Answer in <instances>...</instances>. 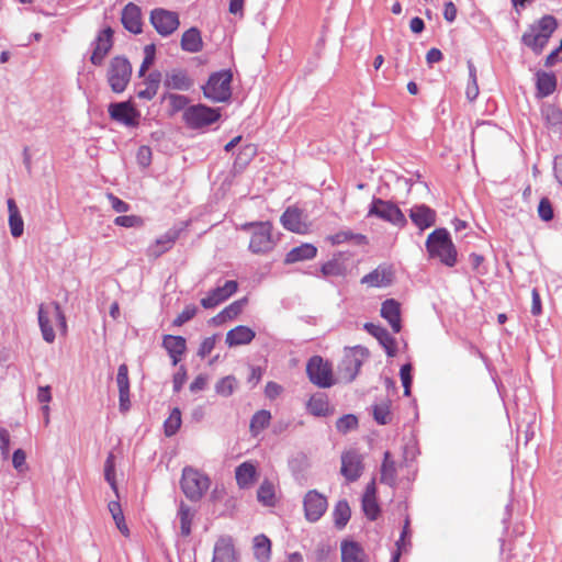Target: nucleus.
<instances>
[{
  "mask_svg": "<svg viewBox=\"0 0 562 562\" xmlns=\"http://www.w3.org/2000/svg\"><path fill=\"white\" fill-rule=\"evenodd\" d=\"M412 366L406 363L401 367L400 375L402 380V384L404 387V395L408 396L411 394V385H412Z\"/></svg>",
  "mask_w": 562,
  "mask_h": 562,
  "instance_id": "obj_53",
  "label": "nucleus"
},
{
  "mask_svg": "<svg viewBox=\"0 0 562 562\" xmlns=\"http://www.w3.org/2000/svg\"><path fill=\"white\" fill-rule=\"evenodd\" d=\"M165 99L169 101L170 106L173 111H180L186 108L188 98L181 94L168 93Z\"/></svg>",
  "mask_w": 562,
  "mask_h": 562,
  "instance_id": "obj_56",
  "label": "nucleus"
},
{
  "mask_svg": "<svg viewBox=\"0 0 562 562\" xmlns=\"http://www.w3.org/2000/svg\"><path fill=\"white\" fill-rule=\"evenodd\" d=\"M557 80L551 74L542 72L538 75L537 87L539 92L547 97L555 90Z\"/></svg>",
  "mask_w": 562,
  "mask_h": 562,
  "instance_id": "obj_41",
  "label": "nucleus"
},
{
  "mask_svg": "<svg viewBox=\"0 0 562 562\" xmlns=\"http://www.w3.org/2000/svg\"><path fill=\"white\" fill-rule=\"evenodd\" d=\"M257 498L266 506H271L274 503V487L268 482L263 481L257 491Z\"/></svg>",
  "mask_w": 562,
  "mask_h": 562,
  "instance_id": "obj_44",
  "label": "nucleus"
},
{
  "mask_svg": "<svg viewBox=\"0 0 562 562\" xmlns=\"http://www.w3.org/2000/svg\"><path fill=\"white\" fill-rule=\"evenodd\" d=\"M393 271L389 267L379 266L361 279V283L373 288H384L392 283Z\"/></svg>",
  "mask_w": 562,
  "mask_h": 562,
  "instance_id": "obj_25",
  "label": "nucleus"
},
{
  "mask_svg": "<svg viewBox=\"0 0 562 562\" xmlns=\"http://www.w3.org/2000/svg\"><path fill=\"white\" fill-rule=\"evenodd\" d=\"M368 356L369 351L364 347L355 346L346 348L341 363L338 367V374L340 379L346 382L353 381Z\"/></svg>",
  "mask_w": 562,
  "mask_h": 562,
  "instance_id": "obj_6",
  "label": "nucleus"
},
{
  "mask_svg": "<svg viewBox=\"0 0 562 562\" xmlns=\"http://www.w3.org/2000/svg\"><path fill=\"white\" fill-rule=\"evenodd\" d=\"M132 67L130 61L124 57H114L109 66L108 81L113 92L121 93L125 90L130 82Z\"/></svg>",
  "mask_w": 562,
  "mask_h": 562,
  "instance_id": "obj_9",
  "label": "nucleus"
},
{
  "mask_svg": "<svg viewBox=\"0 0 562 562\" xmlns=\"http://www.w3.org/2000/svg\"><path fill=\"white\" fill-rule=\"evenodd\" d=\"M54 322H57L60 329L66 331V317L60 308V305L57 302L41 304L38 306V325L43 339L48 344H52L55 340V331L53 328Z\"/></svg>",
  "mask_w": 562,
  "mask_h": 562,
  "instance_id": "obj_3",
  "label": "nucleus"
},
{
  "mask_svg": "<svg viewBox=\"0 0 562 562\" xmlns=\"http://www.w3.org/2000/svg\"><path fill=\"white\" fill-rule=\"evenodd\" d=\"M116 384L119 389V407L121 412L125 413L131 407L128 368L125 363H122L117 369Z\"/></svg>",
  "mask_w": 562,
  "mask_h": 562,
  "instance_id": "obj_18",
  "label": "nucleus"
},
{
  "mask_svg": "<svg viewBox=\"0 0 562 562\" xmlns=\"http://www.w3.org/2000/svg\"><path fill=\"white\" fill-rule=\"evenodd\" d=\"M557 27L558 22L553 15H543L541 19L529 25L521 36V42L535 54L539 55L547 46Z\"/></svg>",
  "mask_w": 562,
  "mask_h": 562,
  "instance_id": "obj_1",
  "label": "nucleus"
},
{
  "mask_svg": "<svg viewBox=\"0 0 562 562\" xmlns=\"http://www.w3.org/2000/svg\"><path fill=\"white\" fill-rule=\"evenodd\" d=\"M322 273L324 277L340 276L341 267L337 261H327L322 266Z\"/></svg>",
  "mask_w": 562,
  "mask_h": 562,
  "instance_id": "obj_60",
  "label": "nucleus"
},
{
  "mask_svg": "<svg viewBox=\"0 0 562 562\" xmlns=\"http://www.w3.org/2000/svg\"><path fill=\"white\" fill-rule=\"evenodd\" d=\"M317 254V248L312 244H302L292 248L285 256V263H294L303 260H311Z\"/></svg>",
  "mask_w": 562,
  "mask_h": 562,
  "instance_id": "obj_31",
  "label": "nucleus"
},
{
  "mask_svg": "<svg viewBox=\"0 0 562 562\" xmlns=\"http://www.w3.org/2000/svg\"><path fill=\"white\" fill-rule=\"evenodd\" d=\"M280 221L285 229L296 234H306L310 229L306 216H304L303 212L296 207H288L282 214Z\"/></svg>",
  "mask_w": 562,
  "mask_h": 562,
  "instance_id": "obj_16",
  "label": "nucleus"
},
{
  "mask_svg": "<svg viewBox=\"0 0 562 562\" xmlns=\"http://www.w3.org/2000/svg\"><path fill=\"white\" fill-rule=\"evenodd\" d=\"M282 392V386L276 382H268L265 389V394L270 400L278 397Z\"/></svg>",
  "mask_w": 562,
  "mask_h": 562,
  "instance_id": "obj_64",
  "label": "nucleus"
},
{
  "mask_svg": "<svg viewBox=\"0 0 562 562\" xmlns=\"http://www.w3.org/2000/svg\"><path fill=\"white\" fill-rule=\"evenodd\" d=\"M220 117L217 110L203 104L192 105L183 113L186 123L192 128H200L216 122Z\"/></svg>",
  "mask_w": 562,
  "mask_h": 562,
  "instance_id": "obj_11",
  "label": "nucleus"
},
{
  "mask_svg": "<svg viewBox=\"0 0 562 562\" xmlns=\"http://www.w3.org/2000/svg\"><path fill=\"white\" fill-rule=\"evenodd\" d=\"M8 211L10 233L13 237L18 238L23 234L24 222L13 199L8 200Z\"/></svg>",
  "mask_w": 562,
  "mask_h": 562,
  "instance_id": "obj_32",
  "label": "nucleus"
},
{
  "mask_svg": "<svg viewBox=\"0 0 562 562\" xmlns=\"http://www.w3.org/2000/svg\"><path fill=\"white\" fill-rule=\"evenodd\" d=\"M270 419L271 414L269 411H258L250 420V431L254 435H258L261 430L268 427Z\"/></svg>",
  "mask_w": 562,
  "mask_h": 562,
  "instance_id": "obj_40",
  "label": "nucleus"
},
{
  "mask_svg": "<svg viewBox=\"0 0 562 562\" xmlns=\"http://www.w3.org/2000/svg\"><path fill=\"white\" fill-rule=\"evenodd\" d=\"M255 331L249 327L237 326L226 334V344L229 347L247 345L255 338Z\"/></svg>",
  "mask_w": 562,
  "mask_h": 562,
  "instance_id": "obj_30",
  "label": "nucleus"
},
{
  "mask_svg": "<svg viewBox=\"0 0 562 562\" xmlns=\"http://www.w3.org/2000/svg\"><path fill=\"white\" fill-rule=\"evenodd\" d=\"M237 387V380L233 375L222 378L215 384V392L224 397L231 396Z\"/></svg>",
  "mask_w": 562,
  "mask_h": 562,
  "instance_id": "obj_42",
  "label": "nucleus"
},
{
  "mask_svg": "<svg viewBox=\"0 0 562 562\" xmlns=\"http://www.w3.org/2000/svg\"><path fill=\"white\" fill-rule=\"evenodd\" d=\"M307 409L315 416H326L329 412V404L324 395H314L307 402Z\"/></svg>",
  "mask_w": 562,
  "mask_h": 562,
  "instance_id": "obj_38",
  "label": "nucleus"
},
{
  "mask_svg": "<svg viewBox=\"0 0 562 562\" xmlns=\"http://www.w3.org/2000/svg\"><path fill=\"white\" fill-rule=\"evenodd\" d=\"M110 117L125 126L138 125L139 113L128 102L111 103L109 105Z\"/></svg>",
  "mask_w": 562,
  "mask_h": 562,
  "instance_id": "obj_15",
  "label": "nucleus"
},
{
  "mask_svg": "<svg viewBox=\"0 0 562 562\" xmlns=\"http://www.w3.org/2000/svg\"><path fill=\"white\" fill-rule=\"evenodd\" d=\"M112 35L113 31L108 27L100 32L98 35L95 42H94V49L92 52V55L90 57V60L93 65H101L106 54L110 52L112 47Z\"/></svg>",
  "mask_w": 562,
  "mask_h": 562,
  "instance_id": "obj_19",
  "label": "nucleus"
},
{
  "mask_svg": "<svg viewBox=\"0 0 562 562\" xmlns=\"http://www.w3.org/2000/svg\"><path fill=\"white\" fill-rule=\"evenodd\" d=\"M241 229L250 231L249 250L252 254H267L276 246L270 222H250L241 225Z\"/></svg>",
  "mask_w": 562,
  "mask_h": 562,
  "instance_id": "obj_5",
  "label": "nucleus"
},
{
  "mask_svg": "<svg viewBox=\"0 0 562 562\" xmlns=\"http://www.w3.org/2000/svg\"><path fill=\"white\" fill-rule=\"evenodd\" d=\"M150 23L161 36L172 34L180 24L176 12L161 8L154 9L150 12Z\"/></svg>",
  "mask_w": 562,
  "mask_h": 562,
  "instance_id": "obj_13",
  "label": "nucleus"
},
{
  "mask_svg": "<svg viewBox=\"0 0 562 562\" xmlns=\"http://www.w3.org/2000/svg\"><path fill=\"white\" fill-rule=\"evenodd\" d=\"M310 381L319 387H329L334 384L331 367L322 357H312L306 366Z\"/></svg>",
  "mask_w": 562,
  "mask_h": 562,
  "instance_id": "obj_10",
  "label": "nucleus"
},
{
  "mask_svg": "<svg viewBox=\"0 0 562 562\" xmlns=\"http://www.w3.org/2000/svg\"><path fill=\"white\" fill-rule=\"evenodd\" d=\"M409 217L423 231L435 224L436 212L425 204L415 205L409 210Z\"/></svg>",
  "mask_w": 562,
  "mask_h": 562,
  "instance_id": "obj_22",
  "label": "nucleus"
},
{
  "mask_svg": "<svg viewBox=\"0 0 562 562\" xmlns=\"http://www.w3.org/2000/svg\"><path fill=\"white\" fill-rule=\"evenodd\" d=\"M350 507L346 501H339L334 509V521L339 529L344 528L350 519Z\"/></svg>",
  "mask_w": 562,
  "mask_h": 562,
  "instance_id": "obj_39",
  "label": "nucleus"
},
{
  "mask_svg": "<svg viewBox=\"0 0 562 562\" xmlns=\"http://www.w3.org/2000/svg\"><path fill=\"white\" fill-rule=\"evenodd\" d=\"M426 248L431 258H438L448 267L456 265L457 250L447 229L438 228L429 234L426 240Z\"/></svg>",
  "mask_w": 562,
  "mask_h": 562,
  "instance_id": "obj_2",
  "label": "nucleus"
},
{
  "mask_svg": "<svg viewBox=\"0 0 562 562\" xmlns=\"http://www.w3.org/2000/svg\"><path fill=\"white\" fill-rule=\"evenodd\" d=\"M137 162L142 167H147L151 161V149L148 146H140L136 154Z\"/></svg>",
  "mask_w": 562,
  "mask_h": 562,
  "instance_id": "obj_58",
  "label": "nucleus"
},
{
  "mask_svg": "<svg viewBox=\"0 0 562 562\" xmlns=\"http://www.w3.org/2000/svg\"><path fill=\"white\" fill-rule=\"evenodd\" d=\"M368 216L378 217L400 228L407 224V220L400 207L391 201L374 198L368 211Z\"/></svg>",
  "mask_w": 562,
  "mask_h": 562,
  "instance_id": "obj_7",
  "label": "nucleus"
},
{
  "mask_svg": "<svg viewBox=\"0 0 562 562\" xmlns=\"http://www.w3.org/2000/svg\"><path fill=\"white\" fill-rule=\"evenodd\" d=\"M164 86L169 90L188 91L193 86V80L186 70L172 69L166 72Z\"/></svg>",
  "mask_w": 562,
  "mask_h": 562,
  "instance_id": "obj_20",
  "label": "nucleus"
},
{
  "mask_svg": "<svg viewBox=\"0 0 562 562\" xmlns=\"http://www.w3.org/2000/svg\"><path fill=\"white\" fill-rule=\"evenodd\" d=\"M215 347V337H206L200 345L198 355L202 358L212 352Z\"/></svg>",
  "mask_w": 562,
  "mask_h": 562,
  "instance_id": "obj_63",
  "label": "nucleus"
},
{
  "mask_svg": "<svg viewBox=\"0 0 562 562\" xmlns=\"http://www.w3.org/2000/svg\"><path fill=\"white\" fill-rule=\"evenodd\" d=\"M340 474L347 482H356L363 473V456L356 449H349L341 453Z\"/></svg>",
  "mask_w": 562,
  "mask_h": 562,
  "instance_id": "obj_12",
  "label": "nucleus"
},
{
  "mask_svg": "<svg viewBox=\"0 0 562 562\" xmlns=\"http://www.w3.org/2000/svg\"><path fill=\"white\" fill-rule=\"evenodd\" d=\"M363 327L369 334H371L379 340V342L385 349L387 356L393 357L395 355V339L390 335V333L385 328L373 323H366Z\"/></svg>",
  "mask_w": 562,
  "mask_h": 562,
  "instance_id": "obj_24",
  "label": "nucleus"
},
{
  "mask_svg": "<svg viewBox=\"0 0 562 562\" xmlns=\"http://www.w3.org/2000/svg\"><path fill=\"white\" fill-rule=\"evenodd\" d=\"M108 199L111 203L112 209L117 213H125L130 210V205L123 200L119 199L112 193L108 194Z\"/></svg>",
  "mask_w": 562,
  "mask_h": 562,
  "instance_id": "obj_59",
  "label": "nucleus"
},
{
  "mask_svg": "<svg viewBox=\"0 0 562 562\" xmlns=\"http://www.w3.org/2000/svg\"><path fill=\"white\" fill-rule=\"evenodd\" d=\"M396 467L395 462L391 458V453L386 451L381 465V477L380 481L390 486L395 485L396 482Z\"/></svg>",
  "mask_w": 562,
  "mask_h": 562,
  "instance_id": "obj_35",
  "label": "nucleus"
},
{
  "mask_svg": "<svg viewBox=\"0 0 562 562\" xmlns=\"http://www.w3.org/2000/svg\"><path fill=\"white\" fill-rule=\"evenodd\" d=\"M193 516L194 513L191 510L190 506L181 502L179 505L177 517L180 522V533L182 537L190 536Z\"/></svg>",
  "mask_w": 562,
  "mask_h": 562,
  "instance_id": "obj_36",
  "label": "nucleus"
},
{
  "mask_svg": "<svg viewBox=\"0 0 562 562\" xmlns=\"http://www.w3.org/2000/svg\"><path fill=\"white\" fill-rule=\"evenodd\" d=\"M162 346L172 359V364L177 366L180 361V356L186 352V339L181 336L166 335L162 340Z\"/></svg>",
  "mask_w": 562,
  "mask_h": 562,
  "instance_id": "obj_28",
  "label": "nucleus"
},
{
  "mask_svg": "<svg viewBox=\"0 0 562 562\" xmlns=\"http://www.w3.org/2000/svg\"><path fill=\"white\" fill-rule=\"evenodd\" d=\"M104 477L105 481L110 484L111 488L117 494V486L115 482V463H114V454L110 452L104 463Z\"/></svg>",
  "mask_w": 562,
  "mask_h": 562,
  "instance_id": "obj_46",
  "label": "nucleus"
},
{
  "mask_svg": "<svg viewBox=\"0 0 562 562\" xmlns=\"http://www.w3.org/2000/svg\"><path fill=\"white\" fill-rule=\"evenodd\" d=\"M210 477L198 469L184 467L180 486L188 499L191 502L200 501L210 488Z\"/></svg>",
  "mask_w": 562,
  "mask_h": 562,
  "instance_id": "obj_4",
  "label": "nucleus"
},
{
  "mask_svg": "<svg viewBox=\"0 0 562 562\" xmlns=\"http://www.w3.org/2000/svg\"><path fill=\"white\" fill-rule=\"evenodd\" d=\"M122 23L124 27L131 33L138 34L142 32V16L140 9L134 4L128 3L122 11Z\"/></svg>",
  "mask_w": 562,
  "mask_h": 562,
  "instance_id": "obj_26",
  "label": "nucleus"
},
{
  "mask_svg": "<svg viewBox=\"0 0 562 562\" xmlns=\"http://www.w3.org/2000/svg\"><path fill=\"white\" fill-rule=\"evenodd\" d=\"M187 380V370L183 366L179 367L178 372L173 375L172 384H173V391L179 392Z\"/></svg>",
  "mask_w": 562,
  "mask_h": 562,
  "instance_id": "obj_61",
  "label": "nucleus"
},
{
  "mask_svg": "<svg viewBox=\"0 0 562 562\" xmlns=\"http://www.w3.org/2000/svg\"><path fill=\"white\" fill-rule=\"evenodd\" d=\"M255 557L259 562H267L270 558L271 542L265 535L256 536L254 539Z\"/></svg>",
  "mask_w": 562,
  "mask_h": 562,
  "instance_id": "obj_37",
  "label": "nucleus"
},
{
  "mask_svg": "<svg viewBox=\"0 0 562 562\" xmlns=\"http://www.w3.org/2000/svg\"><path fill=\"white\" fill-rule=\"evenodd\" d=\"M238 289V284L234 280L226 281L224 285L217 286L201 300L204 308H213L223 301L232 296Z\"/></svg>",
  "mask_w": 562,
  "mask_h": 562,
  "instance_id": "obj_17",
  "label": "nucleus"
},
{
  "mask_svg": "<svg viewBox=\"0 0 562 562\" xmlns=\"http://www.w3.org/2000/svg\"><path fill=\"white\" fill-rule=\"evenodd\" d=\"M235 477L240 488L250 487L257 479V469L251 462H243L235 470Z\"/></svg>",
  "mask_w": 562,
  "mask_h": 562,
  "instance_id": "obj_29",
  "label": "nucleus"
},
{
  "mask_svg": "<svg viewBox=\"0 0 562 562\" xmlns=\"http://www.w3.org/2000/svg\"><path fill=\"white\" fill-rule=\"evenodd\" d=\"M353 237L364 238L362 235H355L351 232H339L333 236L329 237V240L333 245H339L342 244Z\"/></svg>",
  "mask_w": 562,
  "mask_h": 562,
  "instance_id": "obj_62",
  "label": "nucleus"
},
{
  "mask_svg": "<svg viewBox=\"0 0 562 562\" xmlns=\"http://www.w3.org/2000/svg\"><path fill=\"white\" fill-rule=\"evenodd\" d=\"M232 74L231 71H220L213 74L206 85L203 87V92L205 98L210 99L213 102H225L232 95L231 82H232Z\"/></svg>",
  "mask_w": 562,
  "mask_h": 562,
  "instance_id": "obj_8",
  "label": "nucleus"
},
{
  "mask_svg": "<svg viewBox=\"0 0 562 562\" xmlns=\"http://www.w3.org/2000/svg\"><path fill=\"white\" fill-rule=\"evenodd\" d=\"M142 217L137 215H121L115 217L114 224L122 227H140L143 225Z\"/></svg>",
  "mask_w": 562,
  "mask_h": 562,
  "instance_id": "obj_49",
  "label": "nucleus"
},
{
  "mask_svg": "<svg viewBox=\"0 0 562 562\" xmlns=\"http://www.w3.org/2000/svg\"><path fill=\"white\" fill-rule=\"evenodd\" d=\"M12 464H13V468L19 471V472H25L27 470V465H26V454L24 452V450L22 449H16L14 452H13V456H12Z\"/></svg>",
  "mask_w": 562,
  "mask_h": 562,
  "instance_id": "obj_55",
  "label": "nucleus"
},
{
  "mask_svg": "<svg viewBox=\"0 0 562 562\" xmlns=\"http://www.w3.org/2000/svg\"><path fill=\"white\" fill-rule=\"evenodd\" d=\"M305 518L311 521H317L327 509V499L315 490L308 491L303 501Z\"/></svg>",
  "mask_w": 562,
  "mask_h": 562,
  "instance_id": "obj_14",
  "label": "nucleus"
},
{
  "mask_svg": "<svg viewBox=\"0 0 562 562\" xmlns=\"http://www.w3.org/2000/svg\"><path fill=\"white\" fill-rule=\"evenodd\" d=\"M198 312V307L193 304L187 305L183 311L173 319L175 326H181L192 319Z\"/></svg>",
  "mask_w": 562,
  "mask_h": 562,
  "instance_id": "obj_52",
  "label": "nucleus"
},
{
  "mask_svg": "<svg viewBox=\"0 0 562 562\" xmlns=\"http://www.w3.org/2000/svg\"><path fill=\"white\" fill-rule=\"evenodd\" d=\"M245 304L246 299L235 301L228 306H226L218 316L222 317L223 319H233L243 311Z\"/></svg>",
  "mask_w": 562,
  "mask_h": 562,
  "instance_id": "obj_47",
  "label": "nucleus"
},
{
  "mask_svg": "<svg viewBox=\"0 0 562 562\" xmlns=\"http://www.w3.org/2000/svg\"><path fill=\"white\" fill-rule=\"evenodd\" d=\"M390 401H383L373 406V417L380 425H386L391 422Z\"/></svg>",
  "mask_w": 562,
  "mask_h": 562,
  "instance_id": "obj_45",
  "label": "nucleus"
},
{
  "mask_svg": "<svg viewBox=\"0 0 562 562\" xmlns=\"http://www.w3.org/2000/svg\"><path fill=\"white\" fill-rule=\"evenodd\" d=\"M179 229H169L162 236L157 238L154 244H151L148 249L147 254L149 257L158 258L166 251H168L175 244V241L179 237Z\"/></svg>",
  "mask_w": 562,
  "mask_h": 562,
  "instance_id": "obj_23",
  "label": "nucleus"
},
{
  "mask_svg": "<svg viewBox=\"0 0 562 562\" xmlns=\"http://www.w3.org/2000/svg\"><path fill=\"white\" fill-rule=\"evenodd\" d=\"M212 562H237V555L232 538H218L214 546Z\"/></svg>",
  "mask_w": 562,
  "mask_h": 562,
  "instance_id": "obj_21",
  "label": "nucleus"
},
{
  "mask_svg": "<svg viewBox=\"0 0 562 562\" xmlns=\"http://www.w3.org/2000/svg\"><path fill=\"white\" fill-rule=\"evenodd\" d=\"M362 508L366 516L371 520L376 519L380 513V507L376 503V498H362Z\"/></svg>",
  "mask_w": 562,
  "mask_h": 562,
  "instance_id": "obj_50",
  "label": "nucleus"
},
{
  "mask_svg": "<svg viewBox=\"0 0 562 562\" xmlns=\"http://www.w3.org/2000/svg\"><path fill=\"white\" fill-rule=\"evenodd\" d=\"M358 426V419L355 415H345L340 417L336 423L338 431L346 434L347 431L355 429Z\"/></svg>",
  "mask_w": 562,
  "mask_h": 562,
  "instance_id": "obj_48",
  "label": "nucleus"
},
{
  "mask_svg": "<svg viewBox=\"0 0 562 562\" xmlns=\"http://www.w3.org/2000/svg\"><path fill=\"white\" fill-rule=\"evenodd\" d=\"M181 426V412L179 408H173L169 417L165 420L164 428L167 437L173 436Z\"/></svg>",
  "mask_w": 562,
  "mask_h": 562,
  "instance_id": "obj_43",
  "label": "nucleus"
},
{
  "mask_svg": "<svg viewBox=\"0 0 562 562\" xmlns=\"http://www.w3.org/2000/svg\"><path fill=\"white\" fill-rule=\"evenodd\" d=\"M538 215L544 222H549L553 218L552 204L548 198H542L540 200L538 205Z\"/></svg>",
  "mask_w": 562,
  "mask_h": 562,
  "instance_id": "obj_51",
  "label": "nucleus"
},
{
  "mask_svg": "<svg viewBox=\"0 0 562 562\" xmlns=\"http://www.w3.org/2000/svg\"><path fill=\"white\" fill-rule=\"evenodd\" d=\"M0 452L3 460H7L9 458L10 432L3 427L0 428Z\"/></svg>",
  "mask_w": 562,
  "mask_h": 562,
  "instance_id": "obj_57",
  "label": "nucleus"
},
{
  "mask_svg": "<svg viewBox=\"0 0 562 562\" xmlns=\"http://www.w3.org/2000/svg\"><path fill=\"white\" fill-rule=\"evenodd\" d=\"M362 548L355 541L341 543V562H366Z\"/></svg>",
  "mask_w": 562,
  "mask_h": 562,
  "instance_id": "obj_34",
  "label": "nucleus"
},
{
  "mask_svg": "<svg viewBox=\"0 0 562 562\" xmlns=\"http://www.w3.org/2000/svg\"><path fill=\"white\" fill-rule=\"evenodd\" d=\"M203 47L201 33L196 27H191L182 34L181 48L184 52L198 53Z\"/></svg>",
  "mask_w": 562,
  "mask_h": 562,
  "instance_id": "obj_33",
  "label": "nucleus"
},
{
  "mask_svg": "<svg viewBox=\"0 0 562 562\" xmlns=\"http://www.w3.org/2000/svg\"><path fill=\"white\" fill-rule=\"evenodd\" d=\"M257 154V147L254 144H248L239 151L236 164L246 165Z\"/></svg>",
  "mask_w": 562,
  "mask_h": 562,
  "instance_id": "obj_54",
  "label": "nucleus"
},
{
  "mask_svg": "<svg viewBox=\"0 0 562 562\" xmlns=\"http://www.w3.org/2000/svg\"><path fill=\"white\" fill-rule=\"evenodd\" d=\"M381 316L389 322L394 333L401 330V306L398 302L393 299L384 301L381 307Z\"/></svg>",
  "mask_w": 562,
  "mask_h": 562,
  "instance_id": "obj_27",
  "label": "nucleus"
}]
</instances>
